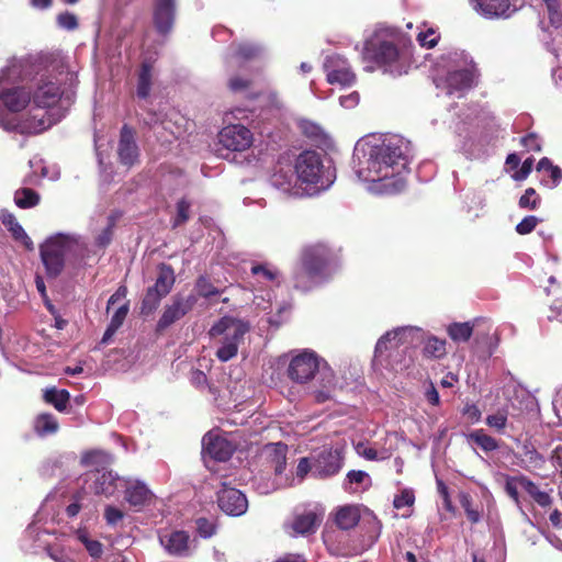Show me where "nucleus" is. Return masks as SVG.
Here are the masks:
<instances>
[{"label":"nucleus","instance_id":"29","mask_svg":"<svg viewBox=\"0 0 562 562\" xmlns=\"http://www.w3.org/2000/svg\"><path fill=\"white\" fill-rule=\"evenodd\" d=\"M153 85V65L149 61H143L138 71L136 95L139 99H147L150 94Z\"/></svg>","mask_w":562,"mask_h":562},{"label":"nucleus","instance_id":"30","mask_svg":"<svg viewBox=\"0 0 562 562\" xmlns=\"http://www.w3.org/2000/svg\"><path fill=\"white\" fill-rule=\"evenodd\" d=\"M518 484L533 498L541 507L550 506L552 499L547 492L540 491L538 485L525 475L518 476Z\"/></svg>","mask_w":562,"mask_h":562},{"label":"nucleus","instance_id":"28","mask_svg":"<svg viewBox=\"0 0 562 562\" xmlns=\"http://www.w3.org/2000/svg\"><path fill=\"white\" fill-rule=\"evenodd\" d=\"M151 492L144 483L136 482L125 490L126 502L134 507H142L150 499Z\"/></svg>","mask_w":562,"mask_h":562},{"label":"nucleus","instance_id":"44","mask_svg":"<svg viewBox=\"0 0 562 562\" xmlns=\"http://www.w3.org/2000/svg\"><path fill=\"white\" fill-rule=\"evenodd\" d=\"M190 207L191 203L186 198H182L177 202V214L172 221V228L179 227L188 222L190 218Z\"/></svg>","mask_w":562,"mask_h":562},{"label":"nucleus","instance_id":"2","mask_svg":"<svg viewBox=\"0 0 562 562\" xmlns=\"http://www.w3.org/2000/svg\"><path fill=\"white\" fill-rule=\"evenodd\" d=\"M339 259L340 249H331L324 243L303 247L293 269V286L300 291L313 289L330 277Z\"/></svg>","mask_w":562,"mask_h":562},{"label":"nucleus","instance_id":"49","mask_svg":"<svg viewBox=\"0 0 562 562\" xmlns=\"http://www.w3.org/2000/svg\"><path fill=\"white\" fill-rule=\"evenodd\" d=\"M488 427L494 428L498 432H503L507 425V415L505 412H497L496 414L488 415L485 419Z\"/></svg>","mask_w":562,"mask_h":562},{"label":"nucleus","instance_id":"24","mask_svg":"<svg viewBox=\"0 0 562 562\" xmlns=\"http://www.w3.org/2000/svg\"><path fill=\"white\" fill-rule=\"evenodd\" d=\"M360 520V512L357 506L346 505L336 512L335 522L341 530H350L355 528Z\"/></svg>","mask_w":562,"mask_h":562},{"label":"nucleus","instance_id":"25","mask_svg":"<svg viewBox=\"0 0 562 562\" xmlns=\"http://www.w3.org/2000/svg\"><path fill=\"white\" fill-rule=\"evenodd\" d=\"M521 463L527 471H536L542 470L547 460L532 443L526 442L521 448Z\"/></svg>","mask_w":562,"mask_h":562},{"label":"nucleus","instance_id":"4","mask_svg":"<svg viewBox=\"0 0 562 562\" xmlns=\"http://www.w3.org/2000/svg\"><path fill=\"white\" fill-rule=\"evenodd\" d=\"M85 247L80 240L70 235L57 234L45 240L40 247V255L48 279H56L64 270L65 261L71 256L82 255Z\"/></svg>","mask_w":562,"mask_h":562},{"label":"nucleus","instance_id":"5","mask_svg":"<svg viewBox=\"0 0 562 562\" xmlns=\"http://www.w3.org/2000/svg\"><path fill=\"white\" fill-rule=\"evenodd\" d=\"M250 326L247 322L232 316L221 317L209 330L211 338H220V347L216 350V358L227 362L238 353V347L243 342Z\"/></svg>","mask_w":562,"mask_h":562},{"label":"nucleus","instance_id":"61","mask_svg":"<svg viewBox=\"0 0 562 562\" xmlns=\"http://www.w3.org/2000/svg\"><path fill=\"white\" fill-rule=\"evenodd\" d=\"M356 450L359 456L363 457L367 460L375 461L379 459L376 449L368 447L362 442L357 445Z\"/></svg>","mask_w":562,"mask_h":562},{"label":"nucleus","instance_id":"22","mask_svg":"<svg viewBox=\"0 0 562 562\" xmlns=\"http://www.w3.org/2000/svg\"><path fill=\"white\" fill-rule=\"evenodd\" d=\"M2 224L11 233L14 240L21 243L26 250H33L34 245L30 236L25 233L24 228L20 225L18 220L12 213L5 212L1 216Z\"/></svg>","mask_w":562,"mask_h":562},{"label":"nucleus","instance_id":"39","mask_svg":"<svg viewBox=\"0 0 562 562\" xmlns=\"http://www.w3.org/2000/svg\"><path fill=\"white\" fill-rule=\"evenodd\" d=\"M407 328H397L391 331L385 333L375 345V355H382L384 351L389 349V344L393 340L402 341V337L406 334Z\"/></svg>","mask_w":562,"mask_h":562},{"label":"nucleus","instance_id":"27","mask_svg":"<svg viewBox=\"0 0 562 562\" xmlns=\"http://www.w3.org/2000/svg\"><path fill=\"white\" fill-rule=\"evenodd\" d=\"M117 477L111 472L97 473L95 479L93 481V492L97 495H104L105 497L112 496L117 486H116Z\"/></svg>","mask_w":562,"mask_h":562},{"label":"nucleus","instance_id":"26","mask_svg":"<svg viewBox=\"0 0 562 562\" xmlns=\"http://www.w3.org/2000/svg\"><path fill=\"white\" fill-rule=\"evenodd\" d=\"M43 400L45 403L52 405L56 411L63 413L68 407L70 393L65 389L58 390L55 386H52L43 391Z\"/></svg>","mask_w":562,"mask_h":562},{"label":"nucleus","instance_id":"18","mask_svg":"<svg viewBox=\"0 0 562 562\" xmlns=\"http://www.w3.org/2000/svg\"><path fill=\"white\" fill-rule=\"evenodd\" d=\"M474 8L488 18H508L512 12L509 0H474Z\"/></svg>","mask_w":562,"mask_h":562},{"label":"nucleus","instance_id":"1","mask_svg":"<svg viewBox=\"0 0 562 562\" xmlns=\"http://www.w3.org/2000/svg\"><path fill=\"white\" fill-rule=\"evenodd\" d=\"M409 164L408 146L398 136L385 137L380 144L370 146L358 177L367 182H382L389 193H398L406 187L403 173Z\"/></svg>","mask_w":562,"mask_h":562},{"label":"nucleus","instance_id":"21","mask_svg":"<svg viewBox=\"0 0 562 562\" xmlns=\"http://www.w3.org/2000/svg\"><path fill=\"white\" fill-rule=\"evenodd\" d=\"M321 521L322 517H319L313 510H307L302 514L295 515L291 527L293 531L297 535H311L316 531Z\"/></svg>","mask_w":562,"mask_h":562},{"label":"nucleus","instance_id":"13","mask_svg":"<svg viewBox=\"0 0 562 562\" xmlns=\"http://www.w3.org/2000/svg\"><path fill=\"white\" fill-rule=\"evenodd\" d=\"M327 81L330 85L351 86L356 81L349 64L341 56L328 57L325 65Z\"/></svg>","mask_w":562,"mask_h":562},{"label":"nucleus","instance_id":"16","mask_svg":"<svg viewBox=\"0 0 562 562\" xmlns=\"http://www.w3.org/2000/svg\"><path fill=\"white\" fill-rule=\"evenodd\" d=\"M205 452L214 460L225 462L231 459L235 447L229 440L221 436H205L203 438Z\"/></svg>","mask_w":562,"mask_h":562},{"label":"nucleus","instance_id":"8","mask_svg":"<svg viewBox=\"0 0 562 562\" xmlns=\"http://www.w3.org/2000/svg\"><path fill=\"white\" fill-rule=\"evenodd\" d=\"M321 358L314 351L304 350L292 357L286 369L288 378L299 384H305L319 372Z\"/></svg>","mask_w":562,"mask_h":562},{"label":"nucleus","instance_id":"37","mask_svg":"<svg viewBox=\"0 0 562 562\" xmlns=\"http://www.w3.org/2000/svg\"><path fill=\"white\" fill-rule=\"evenodd\" d=\"M447 333L456 342H467L473 334V325L470 322L452 323L448 326Z\"/></svg>","mask_w":562,"mask_h":562},{"label":"nucleus","instance_id":"58","mask_svg":"<svg viewBox=\"0 0 562 562\" xmlns=\"http://www.w3.org/2000/svg\"><path fill=\"white\" fill-rule=\"evenodd\" d=\"M123 517L124 513L114 506L109 505L104 509V518L108 525H116Z\"/></svg>","mask_w":562,"mask_h":562},{"label":"nucleus","instance_id":"54","mask_svg":"<svg viewBox=\"0 0 562 562\" xmlns=\"http://www.w3.org/2000/svg\"><path fill=\"white\" fill-rule=\"evenodd\" d=\"M462 415L468 419L470 424H476L482 417V412L475 404H465L462 409Z\"/></svg>","mask_w":562,"mask_h":562},{"label":"nucleus","instance_id":"47","mask_svg":"<svg viewBox=\"0 0 562 562\" xmlns=\"http://www.w3.org/2000/svg\"><path fill=\"white\" fill-rule=\"evenodd\" d=\"M415 503V494L414 491L411 488H404L401 491L400 494L395 495L393 499V506L396 509H401L405 506H413Z\"/></svg>","mask_w":562,"mask_h":562},{"label":"nucleus","instance_id":"7","mask_svg":"<svg viewBox=\"0 0 562 562\" xmlns=\"http://www.w3.org/2000/svg\"><path fill=\"white\" fill-rule=\"evenodd\" d=\"M157 272L154 285L146 290L140 303V314L144 316L153 314L158 308L161 300L171 292L176 282L175 270L170 265L159 263Z\"/></svg>","mask_w":562,"mask_h":562},{"label":"nucleus","instance_id":"9","mask_svg":"<svg viewBox=\"0 0 562 562\" xmlns=\"http://www.w3.org/2000/svg\"><path fill=\"white\" fill-rule=\"evenodd\" d=\"M196 302L198 295L195 294H189L188 296H182L180 294L175 295L171 304L165 306L164 312L157 322L156 331L162 333L172 324L180 321L193 310Z\"/></svg>","mask_w":562,"mask_h":562},{"label":"nucleus","instance_id":"41","mask_svg":"<svg viewBox=\"0 0 562 562\" xmlns=\"http://www.w3.org/2000/svg\"><path fill=\"white\" fill-rule=\"evenodd\" d=\"M541 204V196L533 188L525 190L524 194L519 198L518 205L525 210H537Z\"/></svg>","mask_w":562,"mask_h":562},{"label":"nucleus","instance_id":"51","mask_svg":"<svg viewBox=\"0 0 562 562\" xmlns=\"http://www.w3.org/2000/svg\"><path fill=\"white\" fill-rule=\"evenodd\" d=\"M335 385L333 373L328 374L326 384L323 389L314 392V398L317 403H325L331 398V387Z\"/></svg>","mask_w":562,"mask_h":562},{"label":"nucleus","instance_id":"56","mask_svg":"<svg viewBox=\"0 0 562 562\" xmlns=\"http://www.w3.org/2000/svg\"><path fill=\"white\" fill-rule=\"evenodd\" d=\"M535 159L529 157L524 160L521 167L518 171H516L512 177L516 181H521L528 178L533 167Z\"/></svg>","mask_w":562,"mask_h":562},{"label":"nucleus","instance_id":"10","mask_svg":"<svg viewBox=\"0 0 562 562\" xmlns=\"http://www.w3.org/2000/svg\"><path fill=\"white\" fill-rule=\"evenodd\" d=\"M218 142L226 150L244 151L252 144V133L241 124H231L220 132Z\"/></svg>","mask_w":562,"mask_h":562},{"label":"nucleus","instance_id":"6","mask_svg":"<svg viewBox=\"0 0 562 562\" xmlns=\"http://www.w3.org/2000/svg\"><path fill=\"white\" fill-rule=\"evenodd\" d=\"M297 178L307 184H315L325 189L331 183L333 173L325 168L322 155L315 150H305L299 155L295 161Z\"/></svg>","mask_w":562,"mask_h":562},{"label":"nucleus","instance_id":"17","mask_svg":"<svg viewBox=\"0 0 562 562\" xmlns=\"http://www.w3.org/2000/svg\"><path fill=\"white\" fill-rule=\"evenodd\" d=\"M0 100L11 112L24 110L31 101V93L22 87L7 89L0 93Z\"/></svg>","mask_w":562,"mask_h":562},{"label":"nucleus","instance_id":"14","mask_svg":"<svg viewBox=\"0 0 562 562\" xmlns=\"http://www.w3.org/2000/svg\"><path fill=\"white\" fill-rule=\"evenodd\" d=\"M176 0H154L153 22L160 35L171 32L176 20Z\"/></svg>","mask_w":562,"mask_h":562},{"label":"nucleus","instance_id":"48","mask_svg":"<svg viewBox=\"0 0 562 562\" xmlns=\"http://www.w3.org/2000/svg\"><path fill=\"white\" fill-rule=\"evenodd\" d=\"M56 21L61 29L67 31H74L79 26L78 18L69 11L59 13Z\"/></svg>","mask_w":562,"mask_h":562},{"label":"nucleus","instance_id":"46","mask_svg":"<svg viewBox=\"0 0 562 562\" xmlns=\"http://www.w3.org/2000/svg\"><path fill=\"white\" fill-rule=\"evenodd\" d=\"M115 225H116V217L114 215H110L108 217L106 227L103 228L102 232L95 238V244L99 247H106L112 241Z\"/></svg>","mask_w":562,"mask_h":562},{"label":"nucleus","instance_id":"45","mask_svg":"<svg viewBox=\"0 0 562 562\" xmlns=\"http://www.w3.org/2000/svg\"><path fill=\"white\" fill-rule=\"evenodd\" d=\"M440 40V35L432 27L422 31L417 34L416 41L418 44L427 49L434 48Z\"/></svg>","mask_w":562,"mask_h":562},{"label":"nucleus","instance_id":"59","mask_svg":"<svg viewBox=\"0 0 562 562\" xmlns=\"http://www.w3.org/2000/svg\"><path fill=\"white\" fill-rule=\"evenodd\" d=\"M451 79L453 81L460 82L463 87H471L473 82V74L468 69L456 71Z\"/></svg>","mask_w":562,"mask_h":562},{"label":"nucleus","instance_id":"57","mask_svg":"<svg viewBox=\"0 0 562 562\" xmlns=\"http://www.w3.org/2000/svg\"><path fill=\"white\" fill-rule=\"evenodd\" d=\"M520 144L525 146L528 150H532L536 153L541 151L542 149L538 135L535 133H529L526 136L521 137Z\"/></svg>","mask_w":562,"mask_h":562},{"label":"nucleus","instance_id":"36","mask_svg":"<svg viewBox=\"0 0 562 562\" xmlns=\"http://www.w3.org/2000/svg\"><path fill=\"white\" fill-rule=\"evenodd\" d=\"M40 201V194L31 188H20L14 192V203L20 209L34 207Z\"/></svg>","mask_w":562,"mask_h":562},{"label":"nucleus","instance_id":"32","mask_svg":"<svg viewBox=\"0 0 562 562\" xmlns=\"http://www.w3.org/2000/svg\"><path fill=\"white\" fill-rule=\"evenodd\" d=\"M130 311V304L128 302L124 303L122 306H120L115 313L112 315L111 321L103 334L102 344H108L111 338L115 335V333L120 329V327L123 325L127 314Z\"/></svg>","mask_w":562,"mask_h":562},{"label":"nucleus","instance_id":"19","mask_svg":"<svg viewBox=\"0 0 562 562\" xmlns=\"http://www.w3.org/2000/svg\"><path fill=\"white\" fill-rule=\"evenodd\" d=\"M60 95L61 91L58 85L54 82H46L35 90L33 101L37 108H50L57 104Z\"/></svg>","mask_w":562,"mask_h":562},{"label":"nucleus","instance_id":"50","mask_svg":"<svg viewBox=\"0 0 562 562\" xmlns=\"http://www.w3.org/2000/svg\"><path fill=\"white\" fill-rule=\"evenodd\" d=\"M252 85V80L247 77L233 76L227 82V87L232 92H240L249 89Z\"/></svg>","mask_w":562,"mask_h":562},{"label":"nucleus","instance_id":"33","mask_svg":"<svg viewBox=\"0 0 562 562\" xmlns=\"http://www.w3.org/2000/svg\"><path fill=\"white\" fill-rule=\"evenodd\" d=\"M58 428V422L50 413H42L34 420V430L42 437L55 434Z\"/></svg>","mask_w":562,"mask_h":562},{"label":"nucleus","instance_id":"55","mask_svg":"<svg viewBox=\"0 0 562 562\" xmlns=\"http://www.w3.org/2000/svg\"><path fill=\"white\" fill-rule=\"evenodd\" d=\"M251 273L254 276H262L263 279L267 281H274L278 277V272L274 270H271L266 265H254L251 267Z\"/></svg>","mask_w":562,"mask_h":562},{"label":"nucleus","instance_id":"62","mask_svg":"<svg viewBox=\"0 0 562 562\" xmlns=\"http://www.w3.org/2000/svg\"><path fill=\"white\" fill-rule=\"evenodd\" d=\"M437 487H438V492H439L440 496L442 497L445 508L449 512H452L453 506H452V502L450 498L448 486L442 481L438 480Z\"/></svg>","mask_w":562,"mask_h":562},{"label":"nucleus","instance_id":"20","mask_svg":"<svg viewBox=\"0 0 562 562\" xmlns=\"http://www.w3.org/2000/svg\"><path fill=\"white\" fill-rule=\"evenodd\" d=\"M189 535L186 531L177 530L160 538L161 544L172 555H187L189 552Z\"/></svg>","mask_w":562,"mask_h":562},{"label":"nucleus","instance_id":"12","mask_svg":"<svg viewBox=\"0 0 562 562\" xmlns=\"http://www.w3.org/2000/svg\"><path fill=\"white\" fill-rule=\"evenodd\" d=\"M117 156L120 164L126 167H132L138 162L139 148L136 143V132L127 124H124L120 131Z\"/></svg>","mask_w":562,"mask_h":562},{"label":"nucleus","instance_id":"63","mask_svg":"<svg viewBox=\"0 0 562 562\" xmlns=\"http://www.w3.org/2000/svg\"><path fill=\"white\" fill-rule=\"evenodd\" d=\"M89 554L93 558H99L102 554V544L97 540H83Z\"/></svg>","mask_w":562,"mask_h":562},{"label":"nucleus","instance_id":"53","mask_svg":"<svg viewBox=\"0 0 562 562\" xmlns=\"http://www.w3.org/2000/svg\"><path fill=\"white\" fill-rule=\"evenodd\" d=\"M110 454L102 451H90L82 457V463L87 467H92L99 462H109Z\"/></svg>","mask_w":562,"mask_h":562},{"label":"nucleus","instance_id":"35","mask_svg":"<svg viewBox=\"0 0 562 562\" xmlns=\"http://www.w3.org/2000/svg\"><path fill=\"white\" fill-rule=\"evenodd\" d=\"M446 340L436 336H430L426 339L423 355L427 359H441L447 355Z\"/></svg>","mask_w":562,"mask_h":562},{"label":"nucleus","instance_id":"40","mask_svg":"<svg viewBox=\"0 0 562 562\" xmlns=\"http://www.w3.org/2000/svg\"><path fill=\"white\" fill-rule=\"evenodd\" d=\"M195 290L199 296L203 299H211L221 294L223 291L214 286L205 276H200L195 281Z\"/></svg>","mask_w":562,"mask_h":562},{"label":"nucleus","instance_id":"3","mask_svg":"<svg viewBox=\"0 0 562 562\" xmlns=\"http://www.w3.org/2000/svg\"><path fill=\"white\" fill-rule=\"evenodd\" d=\"M363 58L384 74L400 77L407 74L412 53L408 47H400L398 43L393 41L372 40L364 44Z\"/></svg>","mask_w":562,"mask_h":562},{"label":"nucleus","instance_id":"23","mask_svg":"<svg viewBox=\"0 0 562 562\" xmlns=\"http://www.w3.org/2000/svg\"><path fill=\"white\" fill-rule=\"evenodd\" d=\"M268 461L274 473L280 475L286 467L288 446L283 442L270 443L267 446Z\"/></svg>","mask_w":562,"mask_h":562},{"label":"nucleus","instance_id":"52","mask_svg":"<svg viewBox=\"0 0 562 562\" xmlns=\"http://www.w3.org/2000/svg\"><path fill=\"white\" fill-rule=\"evenodd\" d=\"M539 218L533 215H528L524 217L517 225H516V232L519 235H527L531 233L536 226L539 224Z\"/></svg>","mask_w":562,"mask_h":562},{"label":"nucleus","instance_id":"60","mask_svg":"<svg viewBox=\"0 0 562 562\" xmlns=\"http://www.w3.org/2000/svg\"><path fill=\"white\" fill-rule=\"evenodd\" d=\"M518 477H508L505 484V491L507 495L516 503L519 504V493H518Z\"/></svg>","mask_w":562,"mask_h":562},{"label":"nucleus","instance_id":"31","mask_svg":"<svg viewBox=\"0 0 562 562\" xmlns=\"http://www.w3.org/2000/svg\"><path fill=\"white\" fill-rule=\"evenodd\" d=\"M518 484L533 498L541 507L550 506L552 499L547 492L540 491L538 485L525 475L518 476Z\"/></svg>","mask_w":562,"mask_h":562},{"label":"nucleus","instance_id":"38","mask_svg":"<svg viewBox=\"0 0 562 562\" xmlns=\"http://www.w3.org/2000/svg\"><path fill=\"white\" fill-rule=\"evenodd\" d=\"M259 56V48L251 44H239L232 55V61L240 65L243 61H250Z\"/></svg>","mask_w":562,"mask_h":562},{"label":"nucleus","instance_id":"64","mask_svg":"<svg viewBox=\"0 0 562 562\" xmlns=\"http://www.w3.org/2000/svg\"><path fill=\"white\" fill-rule=\"evenodd\" d=\"M369 475L367 472L361 470H351L347 473V482L349 484L356 483L361 484L364 479H367Z\"/></svg>","mask_w":562,"mask_h":562},{"label":"nucleus","instance_id":"42","mask_svg":"<svg viewBox=\"0 0 562 562\" xmlns=\"http://www.w3.org/2000/svg\"><path fill=\"white\" fill-rule=\"evenodd\" d=\"M49 126V122H47L44 117L37 119L33 115L31 119L26 120L20 125L21 133L26 134H40L45 131Z\"/></svg>","mask_w":562,"mask_h":562},{"label":"nucleus","instance_id":"15","mask_svg":"<svg viewBox=\"0 0 562 562\" xmlns=\"http://www.w3.org/2000/svg\"><path fill=\"white\" fill-rule=\"evenodd\" d=\"M344 464V457L338 450H323L313 462L314 475L326 479L337 474Z\"/></svg>","mask_w":562,"mask_h":562},{"label":"nucleus","instance_id":"43","mask_svg":"<svg viewBox=\"0 0 562 562\" xmlns=\"http://www.w3.org/2000/svg\"><path fill=\"white\" fill-rule=\"evenodd\" d=\"M195 528L200 537L207 539L216 533L217 524L215 519L199 517L195 519Z\"/></svg>","mask_w":562,"mask_h":562},{"label":"nucleus","instance_id":"11","mask_svg":"<svg viewBox=\"0 0 562 562\" xmlns=\"http://www.w3.org/2000/svg\"><path fill=\"white\" fill-rule=\"evenodd\" d=\"M217 505L228 516L238 517L244 515L248 508V501L243 492L235 487H223L217 492Z\"/></svg>","mask_w":562,"mask_h":562},{"label":"nucleus","instance_id":"34","mask_svg":"<svg viewBox=\"0 0 562 562\" xmlns=\"http://www.w3.org/2000/svg\"><path fill=\"white\" fill-rule=\"evenodd\" d=\"M469 442L475 443L484 452H492L499 448L498 441L485 434L484 429H475L468 435Z\"/></svg>","mask_w":562,"mask_h":562}]
</instances>
